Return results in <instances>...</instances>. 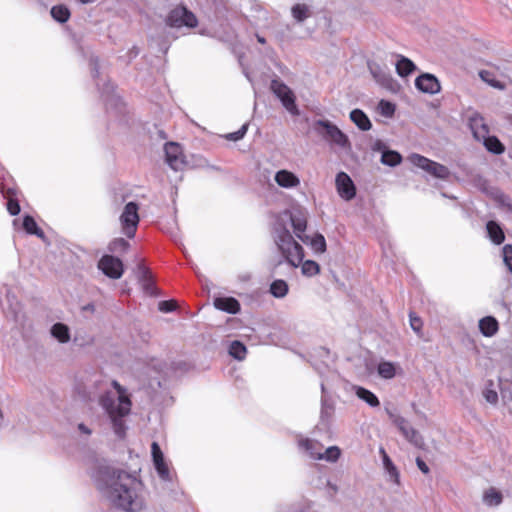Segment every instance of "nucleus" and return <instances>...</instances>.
I'll return each instance as SVG.
<instances>
[{"mask_svg": "<svg viewBox=\"0 0 512 512\" xmlns=\"http://www.w3.org/2000/svg\"><path fill=\"white\" fill-rule=\"evenodd\" d=\"M386 412L389 416V419L397 426V428L402 431L409 424V422L396 412L386 409Z\"/></svg>", "mask_w": 512, "mask_h": 512, "instance_id": "79ce46f5", "label": "nucleus"}, {"mask_svg": "<svg viewBox=\"0 0 512 512\" xmlns=\"http://www.w3.org/2000/svg\"><path fill=\"white\" fill-rule=\"evenodd\" d=\"M498 328V322L492 316H486L479 321L480 332L486 337L494 336Z\"/></svg>", "mask_w": 512, "mask_h": 512, "instance_id": "412c9836", "label": "nucleus"}, {"mask_svg": "<svg viewBox=\"0 0 512 512\" xmlns=\"http://www.w3.org/2000/svg\"><path fill=\"white\" fill-rule=\"evenodd\" d=\"M306 244H309L316 253H324L326 251V241L322 234L318 233L311 238L309 237Z\"/></svg>", "mask_w": 512, "mask_h": 512, "instance_id": "473e14b6", "label": "nucleus"}, {"mask_svg": "<svg viewBox=\"0 0 512 512\" xmlns=\"http://www.w3.org/2000/svg\"><path fill=\"white\" fill-rule=\"evenodd\" d=\"M165 155L167 164L175 171L182 170L185 166L184 155L181 147L174 142L165 145Z\"/></svg>", "mask_w": 512, "mask_h": 512, "instance_id": "9b49d317", "label": "nucleus"}, {"mask_svg": "<svg viewBox=\"0 0 512 512\" xmlns=\"http://www.w3.org/2000/svg\"><path fill=\"white\" fill-rule=\"evenodd\" d=\"M151 453H152L153 463H154L155 469H156L159 477L163 481H167V482L172 481L169 467L164 460L163 453H162L157 442L152 443Z\"/></svg>", "mask_w": 512, "mask_h": 512, "instance_id": "f8f14e48", "label": "nucleus"}, {"mask_svg": "<svg viewBox=\"0 0 512 512\" xmlns=\"http://www.w3.org/2000/svg\"><path fill=\"white\" fill-rule=\"evenodd\" d=\"M422 325V320L419 317L410 314V326L413 331H415L417 334H420Z\"/></svg>", "mask_w": 512, "mask_h": 512, "instance_id": "3c124183", "label": "nucleus"}, {"mask_svg": "<svg viewBox=\"0 0 512 512\" xmlns=\"http://www.w3.org/2000/svg\"><path fill=\"white\" fill-rule=\"evenodd\" d=\"M469 127L474 138L478 141H481L482 138L489 134L488 126L486 125L484 118L479 113H473L469 117Z\"/></svg>", "mask_w": 512, "mask_h": 512, "instance_id": "2eb2a0df", "label": "nucleus"}, {"mask_svg": "<svg viewBox=\"0 0 512 512\" xmlns=\"http://www.w3.org/2000/svg\"><path fill=\"white\" fill-rule=\"evenodd\" d=\"M98 268L109 278L119 279L123 275L122 261L112 255H104L98 262Z\"/></svg>", "mask_w": 512, "mask_h": 512, "instance_id": "1a4fd4ad", "label": "nucleus"}, {"mask_svg": "<svg viewBox=\"0 0 512 512\" xmlns=\"http://www.w3.org/2000/svg\"><path fill=\"white\" fill-rule=\"evenodd\" d=\"M401 160V155L396 151H384L381 156V162L391 167L398 165Z\"/></svg>", "mask_w": 512, "mask_h": 512, "instance_id": "f704fd0d", "label": "nucleus"}, {"mask_svg": "<svg viewBox=\"0 0 512 512\" xmlns=\"http://www.w3.org/2000/svg\"><path fill=\"white\" fill-rule=\"evenodd\" d=\"M129 243L123 238L114 239L110 245L109 250L111 252H125L129 248Z\"/></svg>", "mask_w": 512, "mask_h": 512, "instance_id": "a18cd8bd", "label": "nucleus"}, {"mask_svg": "<svg viewBox=\"0 0 512 512\" xmlns=\"http://www.w3.org/2000/svg\"><path fill=\"white\" fill-rule=\"evenodd\" d=\"M352 389L356 396L370 407H378L380 405L378 397L372 391L357 385L353 386Z\"/></svg>", "mask_w": 512, "mask_h": 512, "instance_id": "6ab92c4d", "label": "nucleus"}, {"mask_svg": "<svg viewBox=\"0 0 512 512\" xmlns=\"http://www.w3.org/2000/svg\"><path fill=\"white\" fill-rule=\"evenodd\" d=\"M351 121L362 131H368L372 124L367 115L360 109H354L350 112Z\"/></svg>", "mask_w": 512, "mask_h": 512, "instance_id": "4be33fe9", "label": "nucleus"}, {"mask_svg": "<svg viewBox=\"0 0 512 512\" xmlns=\"http://www.w3.org/2000/svg\"><path fill=\"white\" fill-rule=\"evenodd\" d=\"M4 197L8 198L7 202V210L11 215H17L20 212V205L16 199L12 198L14 195V191L12 189H8L6 192L2 190Z\"/></svg>", "mask_w": 512, "mask_h": 512, "instance_id": "c9c22d12", "label": "nucleus"}, {"mask_svg": "<svg viewBox=\"0 0 512 512\" xmlns=\"http://www.w3.org/2000/svg\"><path fill=\"white\" fill-rule=\"evenodd\" d=\"M380 454L382 455L383 465L388 473L390 480H392L395 483H399V473L395 465L392 463L391 459L387 455L384 448H380Z\"/></svg>", "mask_w": 512, "mask_h": 512, "instance_id": "a878e982", "label": "nucleus"}, {"mask_svg": "<svg viewBox=\"0 0 512 512\" xmlns=\"http://www.w3.org/2000/svg\"><path fill=\"white\" fill-rule=\"evenodd\" d=\"M176 309V302L173 300L161 301L159 303V310L164 313L172 312Z\"/></svg>", "mask_w": 512, "mask_h": 512, "instance_id": "8fccbe9b", "label": "nucleus"}, {"mask_svg": "<svg viewBox=\"0 0 512 512\" xmlns=\"http://www.w3.org/2000/svg\"><path fill=\"white\" fill-rule=\"evenodd\" d=\"M335 184L339 196L346 200H352L356 195L355 185L350 176L345 172H339L336 175Z\"/></svg>", "mask_w": 512, "mask_h": 512, "instance_id": "9d476101", "label": "nucleus"}, {"mask_svg": "<svg viewBox=\"0 0 512 512\" xmlns=\"http://www.w3.org/2000/svg\"><path fill=\"white\" fill-rule=\"evenodd\" d=\"M481 141L483 142L486 149L494 154H501L504 152L503 144L495 136H489L487 134L486 137L482 138Z\"/></svg>", "mask_w": 512, "mask_h": 512, "instance_id": "cd10ccee", "label": "nucleus"}, {"mask_svg": "<svg viewBox=\"0 0 512 512\" xmlns=\"http://www.w3.org/2000/svg\"><path fill=\"white\" fill-rule=\"evenodd\" d=\"M247 129H248V123H245L244 125H242V127L238 131L227 134L226 139H228L230 141H238L245 136Z\"/></svg>", "mask_w": 512, "mask_h": 512, "instance_id": "de8ad7c7", "label": "nucleus"}, {"mask_svg": "<svg viewBox=\"0 0 512 512\" xmlns=\"http://www.w3.org/2000/svg\"><path fill=\"white\" fill-rule=\"evenodd\" d=\"M404 437L406 438V440H408L411 444H413L416 447L420 448L424 444L422 436L413 427L409 429V432Z\"/></svg>", "mask_w": 512, "mask_h": 512, "instance_id": "c03bdc74", "label": "nucleus"}, {"mask_svg": "<svg viewBox=\"0 0 512 512\" xmlns=\"http://www.w3.org/2000/svg\"><path fill=\"white\" fill-rule=\"evenodd\" d=\"M386 412L389 416V419L397 426V428L402 431L409 424V422L396 412L386 409Z\"/></svg>", "mask_w": 512, "mask_h": 512, "instance_id": "a19ab883", "label": "nucleus"}, {"mask_svg": "<svg viewBox=\"0 0 512 512\" xmlns=\"http://www.w3.org/2000/svg\"><path fill=\"white\" fill-rule=\"evenodd\" d=\"M415 86L420 91L428 94H436L441 89L438 79L429 73L418 76L415 80Z\"/></svg>", "mask_w": 512, "mask_h": 512, "instance_id": "ddd939ff", "label": "nucleus"}, {"mask_svg": "<svg viewBox=\"0 0 512 512\" xmlns=\"http://www.w3.org/2000/svg\"><path fill=\"white\" fill-rule=\"evenodd\" d=\"M257 40L258 42H260L261 44H264L265 43V39L259 35H257Z\"/></svg>", "mask_w": 512, "mask_h": 512, "instance_id": "13d9d810", "label": "nucleus"}, {"mask_svg": "<svg viewBox=\"0 0 512 512\" xmlns=\"http://www.w3.org/2000/svg\"><path fill=\"white\" fill-rule=\"evenodd\" d=\"M378 374L384 379H391L395 376V366L391 362L383 361L378 365Z\"/></svg>", "mask_w": 512, "mask_h": 512, "instance_id": "4c0bfd02", "label": "nucleus"}, {"mask_svg": "<svg viewBox=\"0 0 512 512\" xmlns=\"http://www.w3.org/2000/svg\"><path fill=\"white\" fill-rule=\"evenodd\" d=\"M50 333L52 337H54L59 343L65 344L68 343L71 339L70 329L66 324L63 323H55L51 329Z\"/></svg>", "mask_w": 512, "mask_h": 512, "instance_id": "aec40b11", "label": "nucleus"}, {"mask_svg": "<svg viewBox=\"0 0 512 512\" xmlns=\"http://www.w3.org/2000/svg\"><path fill=\"white\" fill-rule=\"evenodd\" d=\"M245 76H246V78L249 80V82H251V83H252V79L250 78V76H249V74H248L247 72H245Z\"/></svg>", "mask_w": 512, "mask_h": 512, "instance_id": "bf43d9fd", "label": "nucleus"}, {"mask_svg": "<svg viewBox=\"0 0 512 512\" xmlns=\"http://www.w3.org/2000/svg\"><path fill=\"white\" fill-rule=\"evenodd\" d=\"M415 68L416 67H415L414 63L410 59H408L404 56H401L400 59L396 63L397 73L402 77H405V76H408L409 74H411L415 70Z\"/></svg>", "mask_w": 512, "mask_h": 512, "instance_id": "c756f323", "label": "nucleus"}, {"mask_svg": "<svg viewBox=\"0 0 512 512\" xmlns=\"http://www.w3.org/2000/svg\"><path fill=\"white\" fill-rule=\"evenodd\" d=\"M139 206L135 202H129L125 205L119 220L123 233L128 238H133L139 223Z\"/></svg>", "mask_w": 512, "mask_h": 512, "instance_id": "423d86ee", "label": "nucleus"}, {"mask_svg": "<svg viewBox=\"0 0 512 512\" xmlns=\"http://www.w3.org/2000/svg\"><path fill=\"white\" fill-rule=\"evenodd\" d=\"M315 131L331 145H335L341 149L351 148L348 137L336 125L328 120L316 121Z\"/></svg>", "mask_w": 512, "mask_h": 512, "instance_id": "20e7f679", "label": "nucleus"}, {"mask_svg": "<svg viewBox=\"0 0 512 512\" xmlns=\"http://www.w3.org/2000/svg\"><path fill=\"white\" fill-rule=\"evenodd\" d=\"M291 14L296 22L302 23L306 19L311 17L312 12H311L310 6H308L307 4L297 3L294 6H292Z\"/></svg>", "mask_w": 512, "mask_h": 512, "instance_id": "5701e85b", "label": "nucleus"}, {"mask_svg": "<svg viewBox=\"0 0 512 512\" xmlns=\"http://www.w3.org/2000/svg\"><path fill=\"white\" fill-rule=\"evenodd\" d=\"M271 90L281 100L283 106L293 115L299 113L295 104V97L292 90L283 82L274 79L271 81Z\"/></svg>", "mask_w": 512, "mask_h": 512, "instance_id": "6e6552de", "label": "nucleus"}, {"mask_svg": "<svg viewBox=\"0 0 512 512\" xmlns=\"http://www.w3.org/2000/svg\"><path fill=\"white\" fill-rule=\"evenodd\" d=\"M288 291V284L282 279L274 280L270 285V293L275 298H284L288 294Z\"/></svg>", "mask_w": 512, "mask_h": 512, "instance_id": "c85d7f7f", "label": "nucleus"}, {"mask_svg": "<svg viewBox=\"0 0 512 512\" xmlns=\"http://www.w3.org/2000/svg\"><path fill=\"white\" fill-rule=\"evenodd\" d=\"M229 353L233 358L243 360L246 355V347L239 341H233L229 347Z\"/></svg>", "mask_w": 512, "mask_h": 512, "instance_id": "e433bc0d", "label": "nucleus"}, {"mask_svg": "<svg viewBox=\"0 0 512 512\" xmlns=\"http://www.w3.org/2000/svg\"><path fill=\"white\" fill-rule=\"evenodd\" d=\"M114 391L105 392L99 400L101 407L107 413L114 433L119 438L126 435L125 417L131 411V400L127 390L121 386L116 380L112 381Z\"/></svg>", "mask_w": 512, "mask_h": 512, "instance_id": "7ed1b4c3", "label": "nucleus"}, {"mask_svg": "<svg viewBox=\"0 0 512 512\" xmlns=\"http://www.w3.org/2000/svg\"><path fill=\"white\" fill-rule=\"evenodd\" d=\"M503 261L508 270L512 273V245H505L503 247Z\"/></svg>", "mask_w": 512, "mask_h": 512, "instance_id": "49530a36", "label": "nucleus"}, {"mask_svg": "<svg viewBox=\"0 0 512 512\" xmlns=\"http://www.w3.org/2000/svg\"><path fill=\"white\" fill-rule=\"evenodd\" d=\"M23 228L28 234H33L39 238H44V232L38 227L32 216L26 215L23 219Z\"/></svg>", "mask_w": 512, "mask_h": 512, "instance_id": "7c9ffc66", "label": "nucleus"}, {"mask_svg": "<svg viewBox=\"0 0 512 512\" xmlns=\"http://www.w3.org/2000/svg\"><path fill=\"white\" fill-rule=\"evenodd\" d=\"M95 484L103 497L123 512H143L147 507L143 483L135 475L114 467H101Z\"/></svg>", "mask_w": 512, "mask_h": 512, "instance_id": "f257e3e1", "label": "nucleus"}, {"mask_svg": "<svg viewBox=\"0 0 512 512\" xmlns=\"http://www.w3.org/2000/svg\"><path fill=\"white\" fill-rule=\"evenodd\" d=\"M322 398H321V419L328 421L334 413V404L325 395L324 385H321Z\"/></svg>", "mask_w": 512, "mask_h": 512, "instance_id": "bb28decb", "label": "nucleus"}, {"mask_svg": "<svg viewBox=\"0 0 512 512\" xmlns=\"http://www.w3.org/2000/svg\"><path fill=\"white\" fill-rule=\"evenodd\" d=\"M51 16L60 23H65L70 17L69 9L64 5H56L51 9Z\"/></svg>", "mask_w": 512, "mask_h": 512, "instance_id": "2f4dec72", "label": "nucleus"}, {"mask_svg": "<svg viewBox=\"0 0 512 512\" xmlns=\"http://www.w3.org/2000/svg\"><path fill=\"white\" fill-rule=\"evenodd\" d=\"M341 455V450L337 446L328 447L324 452L321 450V460L336 462Z\"/></svg>", "mask_w": 512, "mask_h": 512, "instance_id": "ea45409f", "label": "nucleus"}, {"mask_svg": "<svg viewBox=\"0 0 512 512\" xmlns=\"http://www.w3.org/2000/svg\"><path fill=\"white\" fill-rule=\"evenodd\" d=\"M486 229L490 240L496 245H500L505 240L503 230L495 221H489Z\"/></svg>", "mask_w": 512, "mask_h": 512, "instance_id": "b1692460", "label": "nucleus"}, {"mask_svg": "<svg viewBox=\"0 0 512 512\" xmlns=\"http://www.w3.org/2000/svg\"><path fill=\"white\" fill-rule=\"evenodd\" d=\"M274 180L278 186L285 189L296 188L300 185L299 177L286 169L277 171L274 176Z\"/></svg>", "mask_w": 512, "mask_h": 512, "instance_id": "4468645a", "label": "nucleus"}, {"mask_svg": "<svg viewBox=\"0 0 512 512\" xmlns=\"http://www.w3.org/2000/svg\"><path fill=\"white\" fill-rule=\"evenodd\" d=\"M378 111L385 117H392L395 113V105L389 101L381 100L378 104Z\"/></svg>", "mask_w": 512, "mask_h": 512, "instance_id": "37998d69", "label": "nucleus"}, {"mask_svg": "<svg viewBox=\"0 0 512 512\" xmlns=\"http://www.w3.org/2000/svg\"><path fill=\"white\" fill-rule=\"evenodd\" d=\"M368 68L373 78L381 85L388 86L391 82L390 74L385 71L379 64L369 62Z\"/></svg>", "mask_w": 512, "mask_h": 512, "instance_id": "a211bd4d", "label": "nucleus"}, {"mask_svg": "<svg viewBox=\"0 0 512 512\" xmlns=\"http://www.w3.org/2000/svg\"><path fill=\"white\" fill-rule=\"evenodd\" d=\"M416 464H417V467L424 473V474H427L429 473V467L428 465L421 459V458H417L416 459Z\"/></svg>", "mask_w": 512, "mask_h": 512, "instance_id": "603ef678", "label": "nucleus"}, {"mask_svg": "<svg viewBox=\"0 0 512 512\" xmlns=\"http://www.w3.org/2000/svg\"><path fill=\"white\" fill-rule=\"evenodd\" d=\"M411 428H412V426H411L410 424H408V425L404 428V430H402V431H400V432L403 434V436H405V435L409 432V429H411Z\"/></svg>", "mask_w": 512, "mask_h": 512, "instance_id": "4d7b16f0", "label": "nucleus"}, {"mask_svg": "<svg viewBox=\"0 0 512 512\" xmlns=\"http://www.w3.org/2000/svg\"><path fill=\"white\" fill-rule=\"evenodd\" d=\"M167 24L171 27L181 28L188 27L194 28L198 24V20L193 12L184 6H177L172 9L167 18Z\"/></svg>", "mask_w": 512, "mask_h": 512, "instance_id": "0eeeda50", "label": "nucleus"}, {"mask_svg": "<svg viewBox=\"0 0 512 512\" xmlns=\"http://www.w3.org/2000/svg\"><path fill=\"white\" fill-rule=\"evenodd\" d=\"M479 77L481 78V80H483L484 82H486L487 84L494 88L500 90L504 89V85L500 81L496 80L494 74L488 70L479 71Z\"/></svg>", "mask_w": 512, "mask_h": 512, "instance_id": "58836bf2", "label": "nucleus"}, {"mask_svg": "<svg viewBox=\"0 0 512 512\" xmlns=\"http://www.w3.org/2000/svg\"><path fill=\"white\" fill-rule=\"evenodd\" d=\"M299 448L310 458L321 460V450H323V446L318 441L301 439L299 440Z\"/></svg>", "mask_w": 512, "mask_h": 512, "instance_id": "f3484780", "label": "nucleus"}, {"mask_svg": "<svg viewBox=\"0 0 512 512\" xmlns=\"http://www.w3.org/2000/svg\"><path fill=\"white\" fill-rule=\"evenodd\" d=\"M300 265H301L302 274L307 277H312L314 275H317L320 271L319 264L313 260H306V261L302 260V262L297 267H299Z\"/></svg>", "mask_w": 512, "mask_h": 512, "instance_id": "72a5a7b5", "label": "nucleus"}, {"mask_svg": "<svg viewBox=\"0 0 512 512\" xmlns=\"http://www.w3.org/2000/svg\"><path fill=\"white\" fill-rule=\"evenodd\" d=\"M308 212L302 207H294L278 213L272 224V238L285 261L294 268L304 259L303 247L293 238L289 226L293 228L295 236L307 243L309 236L305 235L307 229Z\"/></svg>", "mask_w": 512, "mask_h": 512, "instance_id": "f03ea898", "label": "nucleus"}, {"mask_svg": "<svg viewBox=\"0 0 512 512\" xmlns=\"http://www.w3.org/2000/svg\"><path fill=\"white\" fill-rule=\"evenodd\" d=\"M93 65V68H92V76L95 78L98 76V67H97V62L95 63H92Z\"/></svg>", "mask_w": 512, "mask_h": 512, "instance_id": "6e6d98bb", "label": "nucleus"}, {"mask_svg": "<svg viewBox=\"0 0 512 512\" xmlns=\"http://www.w3.org/2000/svg\"><path fill=\"white\" fill-rule=\"evenodd\" d=\"M408 159L414 166L422 169L435 178L447 179L450 175V171L446 166L432 161L420 154H411Z\"/></svg>", "mask_w": 512, "mask_h": 512, "instance_id": "39448f33", "label": "nucleus"}, {"mask_svg": "<svg viewBox=\"0 0 512 512\" xmlns=\"http://www.w3.org/2000/svg\"><path fill=\"white\" fill-rule=\"evenodd\" d=\"M82 310L83 311H89V312L93 313L95 311V306L92 303H89L87 305H84L82 307Z\"/></svg>", "mask_w": 512, "mask_h": 512, "instance_id": "5fc2aeb1", "label": "nucleus"}, {"mask_svg": "<svg viewBox=\"0 0 512 512\" xmlns=\"http://www.w3.org/2000/svg\"><path fill=\"white\" fill-rule=\"evenodd\" d=\"M147 276V271H143V277Z\"/></svg>", "mask_w": 512, "mask_h": 512, "instance_id": "052dcab7", "label": "nucleus"}, {"mask_svg": "<svg viewBox=\"0 0 512 512\" xmlns=\"http://www.w3.org/2000/svg\"><path fill=\"white\" fill-rule=\"evenodd\" d=\"M216 309L230 314H237L240 311V303L233 297H218L214 300Z\"/></svg>", "mask_w": 512, "mask_h": 512, "instance_id": "dca6fc26", "label": "nucleus"}, {"mask_svg": "<svg viewBox=\"0 0 512 512\" xmlns=\"http://www.w3.org/2000/svg\"><path fill=\"white\" fill-rule=\"evenodd\" d=\"M78 430L85 435H90L92 433L91 429L83 423L78 425Z\"/></svg>", "mask_w": 512, "mask_h": 512, "instance_id": "864d4df0", "label": "nucleus"}, {"mask_svg": "<svg viewBox=\"0 0 512 512\" xmlns=\"http://www.w3.org/2000/svg\"><path fill=\"white\" fill-rule=\"evenodd\" d=\"M503 501L502 493L494 487H490L483 494V502L485 505L494 507L499 506Z\"/></svg>", "mask_w": 512, "mask_h": 512, "instance_id": "393cba45", "label": "nucleus"}, {"mask_svg": "<svg viewBox=\"0 0 512 512\" xmlns=\"http://www.w3.org/2000/svg\"><path fill=\"white\" fill-rule=\"evenodd\" d=\"M485 400L490 404H496L498 402V394L494 389L486 387L483 392Z\"/></svg>", "mask_w": 512, "mask_h": 512, "instance_id": "09e8293b", "label": "nucleus"}]
</instances>
